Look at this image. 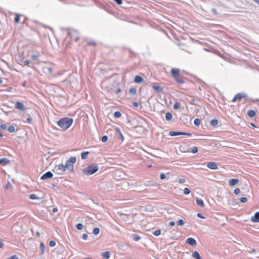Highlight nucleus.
Wrapping results in <instances>:
<instances>
[{"instance_id": "1", "label": "nucleus", "mask_w": 259, "mask_h": 259, "mask_svg": "<svg viewBox=\"0 0 259 259\" xmlns=\"http://www.w3.org/2000/svg\"><path fill=\"white\" fill-rule=\"evenodd\" d=\"M73 119L71 118L63 117L58 122V125L64 131L67 130L73 123Z\"/></svg>"}, {"instance_id": "2", "label": "nucleus", "mask_w": 259, "mask_h": 259, "mask_svg": "<svg viewBox=\"0 0 259 259\" xmlns=\"http://www.w3.org/2000/svg\"><path fill=\"white\" fill-rule=\"evenodd\" d=\"M98 169L99 167L97 164L95 163H92V164L89 165L87 167L83 168L82 169V171L86 176H90L96 172Z\"/></svg>"}, {"instance_id": "3", "label": "nucleus", "mask_w": 259, "mask_h": 259, "mask_svg": "<svg viewBox=\"0 0 259 259\" xmlns=\"http://www.w3.org/2000/svg\"><path fill=\"white\" fill-rule=\"evenodd\" d=\"M109 82H110V80L109 78L105 79L102 82V87L105 88L108 92H111L112 94L113 93L118 94L121 92V90L119 88L115 89L113 85L112 87L108 86Z\"/></svg>"}, {"instance_id": "4", "label": "nucleus", "mask_w": 259, "mask_h": 259, "mask_svg": "<svg viewBox=\"0 0 259 259\" xmlns=\"http://www.w3.org/2000/svg\"><path fill=\"white\" fill-rule=\"evenodd\" d=\"M76 158L75 157H71L69 160L66 161L65 164V167L66 169L69 170L71 172H74L73 164L76 162Z\"/></svg>"}, {"instance_id": "5", "label": "nucleus", "mask_w": 259, "mask_h": 259, "mask_svg": "<svg viewBox=\"0 0 259 259\" xmlns=\"http://www.w3.org/2000/svg\"><path fill=\"white\" fill-rule=\"evenodd\" d=\"M66 169L65 167V165L61 164L56 165L55 169H53V171L58 175H62L66 171Z\"/></svg>"}, {"instance_id": "6", "label": "nucleus", "mask_w": 259, "mask_h": 259, "mask_svg": "<svg viewBox=\"0 0 259 259\" xmlns=\"http://www.w3.org/2000/svg\"><path fill=\"white\" fill-rule=\"evenodd\" d=\"M53 177V174L51 171H48L44 175H42L40 178L41 180H45L49 179H51Z\"/></svg>"}, {"instance_id": "7", "label": "nucleus", "mask_w": 259, "mask_h": 259, "mask_svg": "<svg viewBox=\"0 0 259 259\" xmlns=\"http://www.w3.org/2000/svg\"><path fill=\"white\" fill-rule=\"evenodd\" d=\"M207 166L211 169H217L218 168V164L214 162H209L207 163Z\"/></svg>"}, {"instance_id": "8", "label": "nucleus", "mask_w": 259, "mask_h": 259, "mask_svg": "<svg viewBox=\"0 0 259 259\" xmlns=\"http://www.w3.org/2000/svg\"><path fill=\"white\" fill-rule=\"evenodd\" d=\"M180 69L179 68H172L171 70V76L174 78H176L177 76L180 75Z\"/></svg>"}, {"instance_id": "9", "label": "nucleus", "mask_w": 259, "mask_h": 259, "mask_svg": "<svg viewBox=\"0 0 259 259\" xmlns=\"http://www.w3.org/2000/svg\"><path fill=\"white\" fill-rule=\"evenodd\" d=\"M186 243L189 244L191 246H195L197 244L196 241L193 238H188L186 240Z\"/></svg>"}, {"instance_id": "10", "label": "nucleus", "mask_w": 259, "mask_h": 259, "mask_svg": "<svg viewBox=\"0 0 259 259\" xmlns=\"http://www.w3.org/2000/svg\"><path fill=\"white\" fill-rule=\"evenodd\" d=\"M15 108L17 109H19L21 111H24L25 110V107H24V106L23 105V104H22L21 102H17L15 104Z\"/></svg>"}, {"instance_id": "11", "label": "nucleus", "mask_w": 259, "mask_h": 259, "mask_svg": "<svg viewBox=\"0 0 259 259\" xmlns=\"http://www.w3.org/2000/svg\"><path fill=\"white\" fill-rule=\"evenodd\" d=\"M251 221L254 223L259 222V211L254 213V215L251 217Z\"/></svg>"}, {"instance_id": "12", "label": "nucleus", "mask_w": 259, "mask_h": 259, "mask_svg": "<svg viewBox=\"0 0 259 259\" xmlns=\"http://www.w3.org/2000/svg\"><path fill=\"white\" fill-rule=\"evenodd\" d=\"M239 182V180L237 179H231L229 181V184L230 186H233Z\"/></svg>"}, {"instance_id": "13", "label": "nucleus", "mask_w": 259, "mask_h": 259, "mask_svg": "<svg viewBox=\"0 0 259 259\" xmlns=\"http://www.w3.org/2000/svg\"><path fill=\"white\" fill-rule=\"evenodd\" d=\"M196 202L197 204L200 207H203L205 205L203 200L201 199L196 198Z\"/></svg>"}, {"instance_id": "14", "label": "nucleus", "mask_w": 259, "mask_h": 259, "mask_svg": "<svg viewBox=\"0 0 259 259\" xmlns=\"http://www.w3.org/2000/svg\"><path fill=\"white\" fill-rule=\"evenodd\" d=\"M102 256L104 259H108L110 257V252L109 251H106L105 252L102 253Z\"/></svg>"}, {"instance_id": "15", "label": "nucleus", "mask_w": 259, "mask_h": 259, "mask_svg": "<svg viewBox=\"0 0 259 259\" xmlns=\"http://www.w3.org/2000/svg\"><path fill=\"white\" fill-rule=\"evenodd\" d=\"M45 246L42 242H41L39 245V254L42 255L45 252Z\"/></svg>"}, {"instance_id": "16", "label": "nucleus", "mask_w": 259, "mask_h": 259, "mask_svg": "<svg viewBox=\"0 0 259 259\" xmlns=\"http://www.w3.org/2000/svg\"><path fill=\"white\" fill-rule=\"evenodd\" d=\"M247 115L250 118L254 117L256 115V112L253 110H250L247 111Z\"/></svg>"}, {"instance_id": "17", "label": "nucleus", "mask_w": 259, "mask_h": 259, "mask_svg": "<svg viewBox=\"0 0 259 259\" xmlns=\"http://www.w3.org/2000/svg\"><path fill=\"white\" fill-rule=\"evenodd\" d=\"M134 81L136 83H140L143 81V79L141 76L139 75H136L135 77Z\"/></svg>"}, {"instance_id": "18", "label": "nucleus", "mask_w": 259, "mask_h": 259, "mask_svg": "<svg viewBox=\"0 0 259 259\" xmlns=\"http://www.w3.org/2000/svg\"><path fill=\"white\" fill-rule=\"evenodd\" d=\"M169 135L171 137L181 136V135H182V132H181L170 131L169 133Z\"/></svg>"}, {"instance_id": "19", "label": "nucleus", "mask_w": 259, "mask_h": 259, "mask_svg": "<svg viewBox=\"0 0 259 259\" xmlns=\"http://www.w3.org/2000/svg\"><path fill=\"white\" fill-rule=\"evenodd\" d=\"M192 256L195 259H202L199 252L197 251H194L193 252Z\"/></svg>"}, {"instance_id": "20", "label": "nucleus", "mask_w": 259, "mask_h": 259, "mask_svg": "<svg viewBox=\"0 0 259 259\" xmlns=\"http://www.w3.org/2000/svg\"><path fill=\"white\" fill-rule=\"evenodd\" d=\"M153 89L157 91L158 93H160L162 91V88L158 85L154 84L152 87Z\"/></svg>"}, {"instance_id": "21", "label": "nucleus", "mask_w": 259, "mask_h": 259, "mask_svg": "<svg viewBox=\"0 0 259 259\" xmlns=\"http://www.w3.org/2000/svg\"><path fill=\"white\" fill-rule=\"evenodd\" d=\"M174 78L176 80V81L180 84H182L184 82L182 77L180 75H178V76L176 77V78Z\"/></svg>"}, {"instance_id": "22", "label": "nucleus", "mask_w": 259, "mask_h": 259, "mask_svg": "<svg viewBox=\"0 0 259 259\" xmlns=\"http://www.w3.org/2000/svg\"><path fill=\"white\" fill-rule=\"evenodd\" d=\"M43 70L45 73L51 74L52 72V68L49 67H45L43 68Z\"/></svg>"}, {"instance_id": "23", "label": "nucleus", "mask_w": 259, "mask_h": 259, "mask_svg": "<svg viewBox=\"0 0 259 259\" xmlns=\"http://www.w3.org/2000/svg\"><path fill=\"white\" fill-rule=\"evenodd\" d=\"M10 163V161L7 158H3L0 159V164L3 163L9 164Z\"/></svg>"}, {"instance_id": "24", "label": "nucleus", "mask_w": 259, "mask_h": 259, "mask_svg": "<svg viewBox=\"0 0 259 259\" xmlns=\"http://www.w3.org/2000/svg\"><path fill=\"white\" fill-rule=\"evenodd\" d=\"M25 116H27L26 117V121L27 122L29 123V124H31L32 121V119L30 115L28 114H25L23 115V117H25Z\"/></svg>"}, {"instance_id": "25", "label": "nucleus", "mask_w": 259, "mask_h": 259, "mask_svg": "<svg viewBox=\"0 0 259 259\" xmlns=\"http://www.w3.org/2000/svg\"><path fill=\"white\" fill-rule=\"evenodd\" d=\"M172 118V115L170 112H167L165 114V119L167 121H170Z\"/></svg>"}, {"instance_id": "26", "label": "nucleus", "mask_w": 259, "mask_h": 259, "mask_svg": "<svg viewBox=\"0 0 259 259\" xmlns=\"http://www.w3.org/2000/svg\"><path fill=\"white\" fill-rule=\"evenodd\" d=\"M132 238H133V240L134 241H139L140 239V238H141V237L139 236V235L137 234H133L132 235Z\"/></svg>"}, {"instance_id": "27", "label": "nucleus", "mask_w": 259, "mask_h": 259, "mask_svg": "<svg viewBox=\"0 0 259 259\" xmlns=\"http://www.w3.org/2000/svg\"><path fill=\"white\" fill-rule=\"evenodd\" d=\"M116 130L117 131V132L119 136V139H120L122 141H123L124 140V137L120 131V130L119 128H117L116 129Z\"/></svg>"}, {"instance_id": "28", "label": "nucleus", "mask_w": 259, "mask_h": 259, "mask_svg": "<svg viewBox=\"0 0 259 259\" xmlns=\"http://www.w3.org/2000/svg\"><path fill=\"white\" fill-rule=\"evenodd\" d=\"M89 151H84L81 153V157L82 159H85L87 158V156L89 154Z\"/></svg>"}, {"instance_id": "29", "label": "nucleus", "mask_w": 259, "mask_h": 259, "mask_svg": "<svg viewBox=\"0 0 259 259\" xmlns=\"http://www.w3.org/2000/svg\"><path fill=\"white\" fill-rule=\"evenodd\" d=\"M247 95L245 93H239L234 96V97H247Z\"/></svg>"}, {"instance_id": "30", "label": "nucleus", "mask_w": 259, "mask_h": 259, "mask_svg": "<svg viewBox=\"0 0 259 259\" xmlns=\"http://www.w3.org/2000/svg\"><path fill=\"white\" fill-rule=\"evenodd\" d=\"M218 123V120L216 119H213L211 120L210 124L213 126H215Z\"/></svg>"}, {"instance_id": "31", "label": "nucleus", "mask_w": 259, "mask_h": 259, "mask_svg": "<svg viewBox=\"0 0 259 259\" xmlns=\"http://www.w3.org/2000/svg\"><path fill=\"white\" fill-rule=\"evenodd\" d=\"M129 92L132 94V95H134L137 93V89H136V88H132L130 90Z\"/></svg>"}, {"instance_id": "32", "label": "nucleus", "mask_w": 259, "mask_h": 259, "mask_svg": "<svg viewBox=\"0 0 259 259\" xmlns=\"http://www.w3.org/2000/svg\"><path fill=\"white\" fill-rule=\"evenodd\" d=\"M40 56V54L39 52H37L36 54H33L32 56H31V58L34 60H35L38 57H39Z\"/></svg>"}, {"instance_id": "33", "label": "nucleus", "mask_w": 259, "mask_h": 259, "mask_svg": "<svg viewBox=\"0 0 259 259\" xmlns=\"http://www.w3.org/2000/svg\"><path fill=\"white\" fill-rule=\"evenodd\" d=\"M194 123L195 125L198 126L200 124V120L197 118L194 120Z\"/></svg>"}, {"instance_id": "34", "label": "nucleus", "mask_w": 259, "mask_h": 259, "mask_svg": "<svg viewBox=\"0 0 259 259\" xmlns=\"http://www.w3.org/2000/svg\"><path fill=\"white\" fill-rule=\"evenodd\" d=\"M100 232V229L98 228H95L93 229V233L95 235H97Z\"/></svg>"}, {"instance_id": "35", "label": "nucleus", "mask_w": 259, "mask_h": 259, "mask_svg": "<svg viewBox=\"0 0 259 259\" xmlns=\"http://www.w3.org/2000/svg\"><path fill=\"white\" fill-rule=\"evenodd\" d=\"M76 227L78 230H81L82 229L83 226L81 223H77L76 225Z\"/></svg>"}, {"instance_id": "36", "label": "nucleus", "mask_w": 259, "mask_h": 259, "mask_svg": "<svg viewBox=\"0 0 259 259\" xmlns=\"http://www.w3.org/2000/svg\"><path fill=\"white\" fill-rule=\"evenodd\" d=\"M114 116L116 118H120L121 116V114L119 111H116L114 113Z\"/></svg>"}, {"instance_id": "37", "label": "nucleus", "mask_w": 259, "mask_h": 259, "mask_svg": "<svg viewBox=\"0 0 259 259\" xmlns=\"http://www.w3.org/2000/svg\"><path fill=\"white\" fill-rule=\"evenodd\" d=\"M8 131L10 132V133H13L15 132V127L13 126V125H10L8 128Z\"/></svg>"}, {"instance_id": "38", "label": "nucleus", "mask_w": 259, "mask_h": 259, "mask_svg": "<svg viewBox=\"0 0 259 259\" xmlns=\"http://www.w3.org/2000/svg\"><path fill=\"white\" fill-rule=\"evenodd\" d=\"M160 233L161 230L160 229L156 230L153 233V235H155V236H159L160 234Z\"/></svg>"}, {"instance_id": "39", "label": "nucleus", "mask_w": 259, "mask_h": 259, "mask_svg": "<svg viewBox=\"0 0 259 259\" xmlns=\"http://www.w3.org/2000/svg\"><path fill=\"white\" fill-rule=\"evenodd\" d=\"M29 198L32 200H35L39 199L38 197L35 194H31L29 196Z\"/></svg>"}, {"instance_id": "40", "label": "nucleus", "mask_w": 259, "mask_h": 259, "mask_svg": "<svg viewBox=\"0 0 259 259\" xmlns=\"http://www.w3.org/2000/svg\"><path fill=\"white\" fill-rule=\"evenodd\" d=\"M191 192L190 190L188 188H185L184 190V193L185 195H189Z\"/></svg>"}, {"instance_id": "41", "label": "nucleus", "mask_w": 259, "mask_h": 259, "mask_svg": "<svg viewBox=\"0 0 259 259\" xmlns=\"http://www.w3.org/2000/svg\"><path fill=\"white\" fill-rule=\"evenodd\" d=\"M198 151V147L196 146H194L192 148L191 152L192 153L195 154Z\"/></svg>"}, {"instance_id": "42", "label": "nucleus", "mask_w": 259, "mask_h": 259, "mask_svg": "<svg viewBox=\"0 0 259 259\" xmlns=\"http://www.w3.org/2000/svg\"><path fill=\"white\" fill-rule=\"evenodd\" d=\"M14 21H15V23H19V21H20V16L18 14L16 15L15 19H14Z\"/></svg>"}, {"instance_id": "43", "label": "nucleus", "mask_w": 259, "mask_h": 259, "mask_svg": "<svg viewBox=\"0 0 259 259\" xmlns=\"http://www.w3.org/2000/svg\"><path fill=\"white\" fill-rule=\"evenodd\" d=\"M238 99H239V100L240 101L241 98H232L231 100H228V103H230L231 102H235L236 101H237Z\"/></svg>"}, {"instance_id": "44", "label": "nucleus", "mask_w": 259, "mask_h": 259, "mask_svg": "<svg viewBox=\"0 0 259 259\" xmlns=\"http://www.w3.org/2000/svg\"><path fill=\"white\" fill-rule=\"evenodd\" d=\"M184 223L185 222L183 220L180 219L177 222V225L179 226H182L184 224Z\"/></svg>"}, {"instance_id": "45", "label": "nucleus", "mask_w": 259, "mask_h": 259, "mask_svg": "<svg viewBox=\"0 0 259 259\" xmlns=\"http://www.w3.org/2000/svg\"><path fill=\"white\" fill-rule=\"evenodd\" d=\"M108 140V137L107 136H103L101 138V141L103 142H106Z\"/></svg>"}, {"instance_id": "46", "label": "nucleus", "mask_w": 259, "mask_h": 259, "mask_svg": "<svg viewBox=\"0 0 259 259\" xmlns=\"http://www.w3.org/2000/svg\"><path fill=\"white\" fill-rule=\"evenodd\" d=\"M56 245V242L54 240H51L49 242V245L51 247H54Z\"/></svg>"}, {"instance_id": "47", "label": "nucleus", "mask_w": 259, "mask_h": 259, "mask_svg": "<svg viewBox=\"0 0 259 259\" xmlns=\"http://www.w3.org/2000/svg\"><path fill=\"white\" fill-rule=\"evenodd\" d=\"M239 200L241 203H245L247 201V199L246 197H241Z\"/></svg>"}, {"instance_id": "48", "label": "nucleus", "mask_w": 259, "mask_h": 259, "mask_svg": "<svg viewBox=\"0 0 259 259\" xmlns=\"http://www.w3.org/2000/svg\"><path fill=\"white\" fill-rule=\"evenodd\" d=\"M166 178V176L165 174L164 173H161L160 175V178L161 180H164L165 179V178Z\"/></svg>"}, {"instance_id": "49", "label": "nucleus", "mask_w": 259, "mask_h": 259, "mask_svg": "<svg viewBox=\"0 0 259 259\" xmlns=\"http://www.w3.org/2000/svg\"><path fill=\"white\" fill-rule=\"evenodd\" d=\"M180 103H176L174 105V108L175 109H179L180 108Z\"/></svg>"}, {"instance_id": "50", "label": "nucleus", "mask_w": 259, "mask_h": 259, "mask_svg": "<svg viewBox=\"0 0 259 259\" xmlns=\"http://www.w3.org/2000/svg\"><path fill=\"white\" fill-rule=\"evenodd\" d=\"M234 193L236 195H238L240 193V189L239 188H236L234 190Z\"/></svg>"}, {"instance_id": "51", "label": "nucleus", "mask_w": 259, "mask_h": 259, "mask_svg": "<svg viewBox=\"0 0 259 259\" xmlns=\"http://www.w3.org/2000/svg\"><path fill=\"white\" fill-rule=\"evenodd\" d=\"M0 128L3 130H5L7 128V125L5 124H2L0 125Z\"/></svg>"}, {"instance_id": "52", "label": "nucleus", "mask_w": 259, "mask_h": 259, "mask_svg": "<svg viewBox=\"0 0 259 259\" xmlns=\"http://www.w3.org/2000/svg\"><path fill=\"white\" fill-rule=\"evenodd\" d=\"M82 239H83V240H87V239H88V234H85V233L83 234L82 235Z\"/></svg>"}, {"instance_id": "53", "label": "nucleus", "mask_w": 259, "mask_h": 259, "mask_svg": "<svg viewBox=\"0 0 259 259\" xmlns=\"http://www.w3.org/2000/svg\"><path fill=\"white\" fill-rule=\"evenodd\" d=\"M88 46H95L96 45V42L94 41H89L87 43Z\"/></svg>"}, {"instance_id": "54", "label": "nucleus", "mask_w": 259, "mask_h": 259, "mask_svg": "<svg viewBox=\"0 0 259 259\" xmlns=\"http://www.w3.org/2000/svg\"><path fill=\"white\" fill-rule=\"evenodd\" d=\"M182 135L188 136L189 137H191L192 135H191V134L189 133L182 132Z\"/></svg>"}, {"instance_id": "55", "label": "nucleus", "mask_w": 259, "mask_h": 259, "mask_svg": "<svg viewBox=\"0 0 259 259\" xmlns=\"http://www.w3.org/2000/svg\"><path fill=\"white\" fill-rule=\"evenodd\" d=\"M118 5H120L122 4V0H113Z\"/></svg>"}, {"instance_id": "56", "label": "nucleus", "mask_w": 259, "mask_h": 259, "mask_svg": "<svg viewBox=\"0 0 259 259\" xmlns=\"http://www.w3.org/2000/svg\"><path fill=\"white\" fill-rule=\"evenodd\" d=\"M8 259H18V257L16 255H13L9 257Z\"/></svg>"}, {"instance_id": "57", "label": "nucleus", "mask_w": 259, "mask_h": 259, "mask_svg": "<svg viewBox=\"0 0 259 259\" xmlns=\"http://www.w3.org/2000/svg\"><path fill=\"white\" fill-rule=\"evenodd\" d=\"M179 182L181 184L184 183L185 182V179L183 178H181L179 180Z\"/></svg>"}, {"instance_id": "58", "label": "nucleus", "mask_w": 259, "mask_h": 259, "mask_svg": "<svg viewBox=\"0 0 259 259\" xmlns=\"http://www.w3.org/2000/svg\"><path fill=\"white\" fill-rule=\"evenodd\" d=\"M197 216L200 218H201V219H204V217L203 215V214L201 213H198L197 214Z\"/></svg>"}, {"instance_id": "59", "label": "nucleus", "mask_w": 259, "mask_h": 259, "mask_svg": "<svg viewBox=\"0 0 259 259\" xmlns=\"http://www.w3.org/2000/svg\"><path fill=\"white\" fill-rule=\"evenodd\" d=\"M23 63L24 64V65L28 66L29 64H30V61L25 60V61H24Z\"/></svg>"}, {"instance_id": "60", "label": "nucleus", "mask_w": 259, "mask_h": 259, "mask_svg": "<svg viewBox=\"0 0 259 259\" xmlns=\"http://www.w3.org/2000/svg\"><path fill=\"white\" fill-rule=\"evenodd\" d=\"M132 104L135 107H137L139 106V103L137 102H134Z\"/></svg>"}, {"instance_id": "61", "label": "nucleus", "mask_w": 259, "mask_h": 259, "mask_svg": "<svg viewBox=\"0 0 259 259\" xmlns=\"http://www.w3.org/2000/svg\"><path fill=\"white\" fill-rule=\"evenodd\" d=\"M175 222L171 221V222H169V225L170 226H175Z\"/></svg>"}, {"instance_id": "62", "label": "nucleus", "mask_w": 259, "mask_h": 259, "mask_svg": "<svg viewBox=\"0 0 259 259\" xmlns=\"http://www.w3.org/2000/svg\"><path fill=\"white\" fill-rule=\"evenodd\" d=\"M195 101V98H192L190 100V103L191 104H194V102Z\"/></svg>"}, {"instance_id": "63", "label": "nucleus", "mask_w": 259, "mask_h": 259, "mask_svg": "<svg viewBox=\"0 0 259 259\" xmlns=\"http://www.w3.org/2000/svg\"><path fill=\"white\" fill-rule=\"evenodd\" d=\"M58 211V208L57 207H55L53 209L52 211L54 212H56Z\"/></svg>"}, {"instance_id": "64", "label": "nucleus", "mask_w": 259, "mask_h": 259, "mask_svg": "<svg viewBox=\"0 0 259 259\" xmlns=\"http://www.w3.org/2000/svg\"><path fill=\"white\" fill-rule=\"evenodd\" d=\"M221 99H222V102H223L225 105H226L227 103H226V101L224 100V98H222Z\"/></svg>"}]
</instances>
